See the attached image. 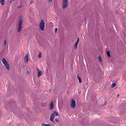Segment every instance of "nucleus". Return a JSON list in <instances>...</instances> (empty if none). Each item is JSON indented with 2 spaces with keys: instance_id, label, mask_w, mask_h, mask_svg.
<instances>
[{
  "instance_id": "1",
  "label": "nucleus",
  "mask_w": 126,
  "mask_h": 126,
  "mask_svg": "<svg viewBox=\"0 0 126 126\" xmlns=\"http://www.w3.org/2000/svg\"><path fill=\"white\" fill-rule=\"evenodd\" d=\"M2 61L4 65L5 66L6 68V69L9 70V65L7 62L4 58L2 59Z\"/></svg>"
},
{
  "instance_id": "2",
  "label": "nucleus",
  "mask_w": 126,
  "mask_h": 126,
  "mask_svg": "<svg viewBox=\"0 0 126 126\" xmlns=\"http://www.w3.org/2000/svg\"><path fill=\"white\" fill-rule=\"evenodd\" d=\"M45 23L43 20L42 19L41 21L40 24V28L43 31L44 30Z\"/></svg>"
},
{
  "instance_id": "3",
  "label": "nucleus",
  "mask_w": 126,
  "mask_h": 126,
  "mask_svg": "<svg viewBox=\"0 0 126 126\" xmlns=\"http://www.w3.org/2000/svg\"><path fill=\"white\" fill-rule=\"evenodd\" d=\"M58 114V113L56 111H54L53 113H52L50 116V120L51 121L53 122L54 118L55 116H57Z\"/></svg>"
},
{
  "instance_id": "4",
  "label": "nucleus",
  "mask_w": 126,
  "mask_h": 126,
  "mask_svg": "<svg viewBox=\"0 0 126 126\" xmlns=\"http://www.w3.org/2000/svg\"><path fill=\"white\" fill-rule=\"evenodd\" d=\"M68 5L67 0H63L62 7L63 9H66Z\"/></svg>"
},
{
  "instance_id": "5",
  "label": "nucleus",
  "mask_w": 126,
  "mask_h": 126,
  "mask_svg": "<svg viewBox=\"0 0 126 126\" xmlns=\"http://www.w3.org/2000/svg\"><path fill=\"white\" fill-rule=\"evenodd\" d=\"M22 20L20 19L19 20V27L18 28V32H19L22 28Z\"/></svg>"
},
{
  "instance_id": "6",
  "label": "nucleus",
  "mask_w": 126,
  "mask_h": 126,
  "mask_svg": "<svg viewBox=\"0 0 126 126\" xmlns=\"http://www.w3.org/2000/svg\"><path fill=\"white\" fill-rule=\"evenodd\" d=\"M76 101L73 99L71 100V106L72 108H74L76 106L75 104Z\"/></svg>"
},
{
  "instance_id": "7",
  "label": "nucleus",
  "mask_w": 126,
  "mask_h": 126,
  "mask_svg": "<svg viewBox=\"0 0 126 126\" xmlns=\"http://www.w3.org/2000/svg\"><path fill=\"white\" fill-rule=\"evenodd\" d=\"M25 62L27 63L28 62V55L27 54L25 56L24 58Z\"/></svg>"
},
{
  "instance_id": "8",
  "label": "nucleus",
  "mask_w": 126,
  "mask_h": 126,
  "mask_svg": "<svg viewBox=\"0 0 126 126\" xmlns=\"http://www.w3.org/2000/svg\"><path fill=\"white\" fill-rule=\"evenodd\" d=\"M37 71H38V77H39L42 75V72L41 71L39 70L38 69H37Z\"/></svg>"
},
{
  "instance_id": "9",
  "label": "nucleus",
  "mask_w": 126,
  "mask_h": 126,
  "mask_svg": "<svg viewBox=\"0 0 126 126\" xmlns=\"http://www.w3.org/2000/svg\"><path fill=\"white\" fill-rule=\"evenodd\" d=\"M54 108V106L53 104V103L52 101L51 102L50 105V109H53Z\"/></svg>"
},
{
  "instance_id": "10",
  "label": "nucleus",
  "mask_w": 126,
  "mask_h": 126,
  "mask_svg": "<svg viewBox=\"0 0 126 126\" xmlns=\"http://www.w3.org/2000/svg\"><path fill=\"white\" fill-rule=\"evenodd\" d=\"M42 126H51V125L49 124H42Z\"/></svg>"
},
{
  "instance_id": "11",
  "label": "nucleus",
  "mask_w": 126,
  "mask_h": 126,
  "mask_svg": "<svg viewBox=\"0 0 126 126\" xmlns=\"http://www.w3.org/2000/svg\"><path fill=\"white\" fill-rule=\"evenodd\" d=\"M0 3L2 5H4V3L5 2L4 0H1L0 1Z\"/></svg>"
},
{
  "instance_id": "12",
  "label": "nucleus",
  "mask_w": 126,
  "mask_h": 126,
  "mask_svg": "<svg viewBox=\"0 0 126 126\" xmlns=\"http://www.w3.org/2000/svg\"><path fill=\"white\" fill-rule=\"evenodd\" d=\"M78 43L77 42H76L75 43V45L74 46V48L75 49H76L77 48V44Z\"/></svg>"
},
{
  "instance_id": "13",
  "label": "nucleus",
  "mask_w": 126,
  "mask_h": 126,
  "mask_svg": "<svg viewBox=\"0 0 126 126\" xmlns=\"http://www.w3.org/2000/svg\"><path fill=\"white\" fill-rule=\"evenodd\" d=\"M107 54L108 56L109 57H110V52L109 51H107Z\"/></svg>"
},
{
  "instance_id": "14",
  "label": "nucleus",
  "mask_w": 126,
  "mask_h": 126,
  "mask_svg": "<svg viewBox=\"0 0 126 126\" xmlns=\"http://www.w3.org/2000/svg\"><path fill=\"white\" fill-rule=\"evenodd\" d=\"M77 77L78 79L79 80V83H80L81 82V79L79 77L78 75H77Z\"/></svg>"
},
{
  "instance_id": "15",
  "label": "nucleus",
  "mask_w": 126,
  "mask_h": 126,
  "mask_svg": "<svg viewBox=\"0 0 126 126\" xmlns=\"http://www.w3.org/2000/svg\"><path fill=\"white\" fill-rule=\"evenodd\" d=\"M98 59H99V61L100 62H102V58H101V57L100 56H98Z\"/></svg>"
},
{
  "instance_id": "16",
  "label": "nucleus",
  "mask_w": 126,
  "mask_h": 126,
  "mask_svg": "<svg viewBox=\"0 0 126 126\" xmlns=\"http://www.w3.org/2000/svg\"><path fill=\"white\" fill-rule=\"evenodd\" d=\"M116 85V84L115 83H113L112 85V88H113Z\"/></svg>"
},
{
  "instance_id": "17",
  "label": "nucleus",
  "mask_w": 126,
  "mask_h": 126,
  "mask_svg": "<svg viewBox=\"0 0 126 126\" xmlns=\"http://www.w3.org/2000/svg\"><path fill=\"white\" fill-rule=\"evenodd\" d=\"M41 56L42 55L41 53V52H40V53L38 55V58H40L41 57Z\"/></svg>"
},
{
  "instance_id": "18",
  "label": "nucleus",
  "mask_w": 126,
  "mask_h": 126,
  "mask_svg": "<svg viewBox=\"0 0 126 126\" xmlns=\"http://www.w3.org/2000/svg\"><path fill=\"white\" fill-rule=\"evenodd\" d=\"M6 44V40H5L4 42V45L5 47Z\"/></svg>"
},
{
  "instance_id": "19",
  "label": "nucleus",
  "mask_w": 126,
  "mask_h": 126,
  "mask_svg": "<svg viewBox=\"0 0 126 126\" xmlns=\"http://www.w3.org/2000/svg\"><path fill=\"white\" fill-rule=\"evenodd\" d=\"M33 1L32 0H31V1L30 2V4H32L33 3Z\"/></svg>"
},
{
  "instance_id": "20",
  "label": "nucleus",
  "mask_w": 126,
  "mask_h": 126,
  "mask_svg": "<svg viewBox=\"0 0 126 126\" xmlns=\"http://www.w3.org/2000/svg\"><path fill=\"white\" fill-rule=\"evenodd\" d=\"M57 31V28H56L55 29V32H56Z\"/></svg>"
},
{
  "instance_id": "21",
  "label": "nucleus",
  "mask_w": 126,
  "mask_h": 126,
  "mask_svg": "<svg viewBox=\"0 0 126 126\" xmlns=\"http://www.w3.org/2000/svg\"><path fill=\"white\" fill-rule=\"evenodd\" d=\"M22 6V5H21V6H18V8H20Z\"/></svg>"
},
{
  "instance_id": "22",
  "label": "nucleus",
  "mask_w": 126,
  "mask_h": 126,
  "mask_svg": "<svg viewBox=\"0 0 126 126\" xmlns=\"http://www.w3.org/2000/svg\"><path fill=\"white\" fill-rule=\"evenodd\" d=\"M79 38H78V39L77 41L76 42H78H78H79Z\"/></svg>"
},
{
  "instance_id": "23",
  "label": "nucleus",
  "mask_w": 126,
  "mask_h": 126,
  "mask_svg": "<svg viewBox=\"0 0 126 126\" xmlns=\"http://www.w3.org/2000/svg\"><path fill=\"white\" fill-rule=\"evenodd\" d=\"M55 120H56V122H58L59 121H58V119H56Z\"/></svg>"
},
{
  "instance_id": "24",
  "label": "nucleus",
  "mask_w": 126,
  "mask_h": 126,
  "mask_svg": "<svg viewBox=\"0 0 126 126\" xmlns=\"http://www.w3.org/2000/svg\"><path fill=\"white\" fill-rule=\"evenodd\" d=\"M52 0H49V2H51Z\"/></svg>"
},
{
  "instance_id": "25",
  "label": "nucleus",
  "mask_w": 126,
  "mask_h": 126,
  "mask_svg": "<svg viewBox=\"0 0 126 126\" xmlns=\"http://www.w3.org/2000/svg\"><path fill=\"white\" fill-rule=\"evenodd\" d=\"M125 79L126 80V75L125 76Z\"/></svg>"
},
{
  "instance_id": "26",
  "label": "nucleus",
  "mask_w": 126,
  "mask_h": 126,
  "mask_svg": "<svg viewBox=\"0 0 126 126\" xmlns=\"http://www.w3.org/2000/svg\"><path fill=\"white\" fill-rule=\"evenodd\" d=\"M119 96V94H118L117 96Z\"/></svg>"
},
{
  "instance_id": "27",
  "label": "nucleus",
  "mask_w": 126,
  "mask_h": 126,
  "mask_svg": "<svg viewBox=\"0 0 126 126\" xmlns=\"http://www.w3.org/2000/svg\"><path fill=\"white\" fill-rule=\"evenodd\" d=\"M28 73H29V71H28Z\"/></svg>"
},
{
  "instance_id": "28",
  "label": "nucleus",
  "mask_w": 126,
  "mask_h": 126,
  "mask_svg": "<svg viewBox=\"0 0 126 126\" xmlns=\"http://www.w3.org/2000/svg\"><path fill=\"white\" fill-rule=\"evenodd\" d=\"M12 2V1H10V3H11Z\"/></svg>"
},
{
  "instance_id": "29",
  "label": "nucleus",
  "mask_w": 126,
  "mask_h": 126,
  "mask_svg": "<svg viewBox=\"0 0 126 126\" xmlns=\"http://www.w3.org/2000/svg\"><path fill=\"white\" fill-rule=\"evenodd\" d=\"M13 1L14 0H13Z\"/></svg>"
}]
</instances>
